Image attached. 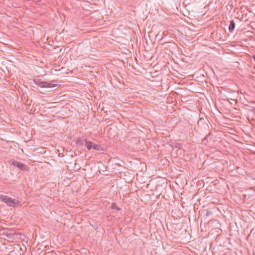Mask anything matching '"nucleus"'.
Masks as SVG:
<instances>
[{
    "instance_id": "f257e3e1",
    "label": "nucleus",
    "mask_w": 255,
    "mask_h": 255,
    "mask_svg": "<svg viewBox=\"0 0 255 255\" xmlns=\"http://www.w3.org/2000/svg\"><path fill=\"white\" fill-rule=\"evenodd\" d=\"M0 200H1L2 202L6 203L8 206L14 207L17 205H19V201L13 199L9 197H8L5 195H0Z\"/></svg>"
},
{
    "instance_id": "f03ea898",
    "label": "nucleus",
    "mask_w": 255,
    "mask_h": 255,
    "mask_svg": "<svg viewBox=\"0 0 255 255\" xmlns=\"http://www.w3.org/2000/svg\"><path fill=\"white\" fill-rule=\"evenodd\" d=\"M41 88H51L57 86V84H53L47 82H41L39 84Z\"/></svg>"
},
{
    "instance_id": "7ed1b4c3",
    "label": "nucleus",
    "mask_w": 255,
    "mask_h": 255,
    "mask_svg": "<svg viewBox=\"0 0 255 255\" xmlns=\"http://www.w3.org/2000/svg\"><path fill=\"white\" fill-rule=\"evenodd\" d=\"M12 164L13 166L17 167V168L21 170H24L25 167H26V165L25 164L16 161H14L12 162Z\"/></svg>"
},
{
    "instance_id": "20e7f679",
    "label": "nucleus",
    "mask_w": 255,
    "mask_h": 255,
    "mask_svg": "<svg viewBox=\"0 0 255 255\" xmlns=\"http://www.w3.org/2000/svg\"><path fill=\"white\" fill-rule=\"evenodd\" d=\"M86 138H84L83 137H79L77 139L76 143L78 145H82L86 143Z\"/></svg>"
},
{
    "instance_id": "39448f33",
    "label": "nucleus",
    "mask_w": 255,
    "mask_h": 255,
    "mask_svg": "<svg viewBox=\"0 0 255 255\" xmlns=\"http://www.w3.org/2000/svg\"><path fill=\"white\" fill-rule=\"evenodd\" d=\"M235 25L236 24L234 20H231L230 21V23L229 26V30L230 32H232L234 31L235 27Z\"/></svg>"
},
{
    "instance_id": "423d86ee",
    "label": "nucleus",
    "mask_w": 255,
    "mask_h": 255,
    "mask_svg": "<svg viewBox=\"0 0 255 255\" xmlns=\"http://www.w3.org/2000/svg\"><path fill=\"white\" fill-rule=\"evenodd\" d=\"M5 235L9 239L11 240H14L15 239V236L17 235L16 234L14 233H6Z\"/></svg>"
},
{
    "instance_id": "0eeeda50",
    "label": "nucleus",
    "mask_w": 255,
    "mask_h": 255,
    "mask_svg": "<svg viewBox=\"0 0 255 255\" xmlns=\"http://www.w3.org/2000/svg\"><path fill=\"white\" fill-rule=\"evenodd\" d=\"M93 144V142H92L91 141H89L87 139L86 143H85V145L88 150H90L92 148Z\"/></svg>"
},
{
    "instance_id": "6e6552de",
    "label": "nucleus",
    "mask_w": 255,
    "mask_h": 255,
    "mask_svg": "<svg viewBox=\"0 0 255 255\" xmlns=\"http://www.w3.org/2000/svg\"><path fill=\"white\" fill-rule=\"evenodd\" d=\"M92 148L96 150L99 151L101 150V146L99 144L93 143Z\"/></svg>"
},
{
    "instance_id": "1a4fd4ad",
    "label": "nucleus",
    "mask_w": 255,
    "mask_h": 255,
    "mask_svg": "<svg viewBox=\"0 0 255 255\" xmlns=\"http://www.w3.org/2000/svg\"><path fill=\"white\" fill-rule=\"evenodd\" d=\"M111 207L112 209H116L118 211L120 210L119 207H117V204L115 203H113L112 204Z\"/></svg>"
},
{
    "instance_id": "9d476101",
    "label": "nucleus",
    "mask_w": 255,
    "mask_h": 255,
    "mask_svg": "<svg viewBox=\"0 0 255 255\" xmlns=\"http://www.w3.org/2000/svg\"><path fill=\"white\" fill-rule=\"evenodd\" d=\"M39 0H35V1H36V2H38V1H39Z\"/></svg>"
},
{
    "instance_id": "9b49d317",
    "label": "nucleus",
    "mask_w": 255,
    "mask_h": 255,
    "mask_svg": "<svg viewBox=\"0 0 255 255\" xmlns=\"http://www.w3.org/2000/svg\"><path fill=\"white\" fill-rule=\"evenodd\" d=\"M77 164V163H75V166H76Z\"/></svg>"
}]
</instances>
